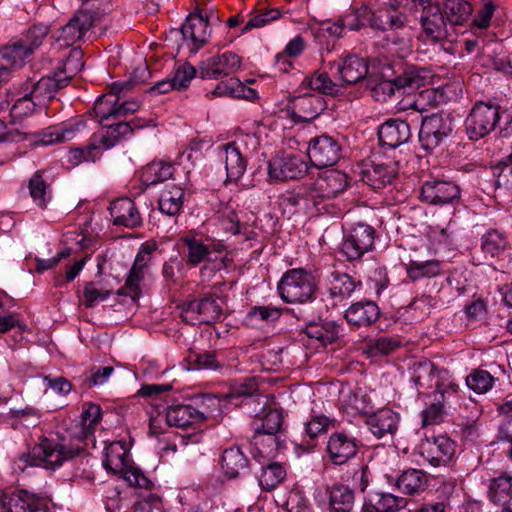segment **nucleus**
Here are the masks:
<instances>
[{
  "label": "nucleus",
  "mask_w": 512,
  "mask_h": 512,
  "mask_svg": "<svg viewBox=\"0 0 512 512\" xmlns=\"http://www.w3.org/2000/svg\"><path fill=\"white\" fill-rule=\"evenodd\" d=\"M290 316L295 317L297 320L304 321L305 325L300 329L307 337L320 341L324 345V336L321 333L322 328L320 323L312 322V313L310 307H293L290 308Z\"/></svg>",
  "instance_id": "45"
},
{
  "label": "nucleus",
  "mask_w": 512,
  "mask_h": 512,
  "mask_svg": "<svg viewBox=\"0 0 512 512\" xmlns=\"http://www.w3.org/2000/svg\"><path fill=\"white\" fill-rule=\"evenodd\" d=\"M370 503L376 512H399L407 507L409 501L405 497L392 493L376 492L371 497Z\"/></svg>",
  "instance_id": "39"
},
{
  "label": "nucleus",
  "mask_w": 512,
  "mask_h": 512,
  "mask_svg": "<svg viewBox=\"0 0 512 512\" xmlns=\"http://www.w3.org/2000/svg\"><path fill=\"white\" fill-rule=\"evenodd\" d=\"M500 120V107L477 102L465 120V128L470 140H479L492 132Z\"/></svg>",
  "instance_id": "5"
},
{
  "label": "nucleus",
  "mask_w": 512,
  "mask_h": 512,
  "mask_svg": "<svg viewBox=\"0 0 512 512\" xmlns=\"http://www.w3.org/2000/svg\"><path fill=\"white\" fill-rule=\"evenodd\" d=\"M209 19L201 13H191L181 26L180 31L172 30L171 35L182 36V44L186 45L188 49L196 53L200 48L205 46L211 36L209 29Z\"/></svg>",
  "instance_id": "8"
},
{
  "label": "nucleus",
  "mask_w": 512,
  "mask_h": 512,
  "mask_svg": "<svg viewBox=\"0 0 512 512\" xmlns=\"http://www.w3.org/2000/svg\"><path fill=\"white\" fill-rule=\"evenodd\" d=\"M47 34L48 27L46 25H34L27 31L23 38L5 46L1 50H12L14 56L9 58V62L15 69L21 68L25 60L41 45Z\"/></svg>",
  "instance_id": "10"
},
{
  "label": "nucleus",
  "mask_w": 512,
  "mask_h": 512,
  "mask_svg": "<svg viewBox=\"0 0 512 512\" xmlns=\"http://www.w3.org/2000/svg\"><path fill=\"white\" fill-rule=\"evenodd\" d=\"M400 341L395 337L381 336L370 340L368 343V353L370 356H386L393 353L400 347Z\"/></svg>",
  "instance_id": "50"
},
{
  "label": "nucleus",
  "mask_w": 512,
  "mask_h": 512,
  "mask_svg": "<svg viewBox=\"0 0 512 512\" xmlns=\"http://www.w3.org/2000/svg\"><path fill=\"white\" fill-rule=\"evenodd\" d=\"M118 101L119 96L114 92H108L95 101L92 112L99 119V124L104 125L111 118L117 119Z\"/></svg>",
  "instance_id": "40"
},
{
  "label": "nucleus",
  "mask_w": 512,
  "mask_h": 512,
  "mask_svg": "<svg viewBox=\"0 0 512 512\" xmlns=\"http://www.w3.org/2000/svg\"><path fill=\"white\" fill-rule=\"evenodd\" d=\"M282 314V309L273 306H254L246 315V321L253 324L254 320L265 322L277 321Z\"/></svg>",
  "instance_id": "57"
},
{
  "label": "nucleus",
  "mask_w": 512,
  "mask_h": 512,
  "mask_svg": "<svg viewBox=\"0 0 512 512\" xmlns=\"http://www.w3.org/2000/svg\"><path fill=\"white\" fill-rule=\"evenodd\" d=\"M494 378L485 370H475L466 377L467 386L478 394L492 388Z\"/></svg>",
  "instance_id": "54"
},
{
  "label": "nucleus",
  "mask_w": 512,
  "mask_h": 512,
  "mask_svg": "<svg viewBox=\"0 0 512 512\" xmlns=\"http://www.w3.org/2000/svg\"><path fill=\"white\" fill-rule=\"evenodd\" d=\"M133 133L131 122L103 125V129L92 135V149L99 145L101 151L114 147L121 139Z\"/></svg>",
  "instance_id": "23"
},
{
  "label": "nucleus",
  "mask_w": 512,
  "mask_h": 512,
  "mask_svg": "<svg viewBox=\"0 0 512 512\" xmlns=\"http://www.w3.org/2000/svg\"><path fill=\"white\" fill-rule=\"evenodd\" d=\"M297 172L290 167V179L302 178L305 174L317 172L316 186L322 194L328 198L337 196L343 192L349 184L348 176L334 168L321 170L315 162H300Z\"/></svg>",
  "instance_id": "2"
},
{
  "label": "nucleus",
  "mask_w": 512,
  "mask_h": 512,
  "mask_svg": "<svg viewBox=\"0 0 512 512\" xmlns=\"http://www.w3.org/2000/svg\"><path fill=\"white\" fill-rule=\"evenodd\" d=\"M497 176V183L506 188H512V162H497L491 167Z\"/></svg>",
  "instance_id": "64"
},
{
  "label": "nucleus",
  "mask_w": 512,
  "mask_h": 512,
  "mask_svg": "<svg viewBox=\"0 0 512 512\" xmlns=\"http://www.w3.org/2000/svg\"><path fill=\"white\" fill-rule=\"evenodd\" d=\"M442 7L447 23L452 26L462 25L472 13V6L465 0H442Z\"/></svg>",
  "instance_id": "38"
},
{
  "label": "nucleus",
  "mask_w": 512,
  "mask_h": 512,
  "mask_svg": "<svg viewBox=\"0 0 512 512\" xmlns=\"http://www.w3.org/2000/svg\"><path fill=\"white\" fill-rule=\"evenodd\" d=\"M243 408L246 412L258 421L261 415L266 411L268 407V400L264 395H256L254 397H246L242 402Z\"/></svg>",
  "instance_id": "61"
},
{
  "label": "nucleus",
  "mask_w": 512,
  "mask_h": 512,
  "mask_svg": "<svg viewBox=\"0 0 512 512\" xmlns=\"http://www.w3.org/2000/svg\"><path fill=\"white\" fill-rule=\"evenodd\" d=\"M72 457V450L55 440L44 438L39 444L34 446L31 453L20 455L19 462L24 465L19 466V469L23 471L27 466L54 468L61 465L64 460Z\"/></svg>",
  "instance_id": "4"
},
{
  "label": "nucleus",
  "mask_w": 512,
  "mask_h": 512,
  "mask_svg": "<svg viewBox=\"0 0 512 512\" xmlns=\"http://www.w3.org/2000/svg\"><path fill=\"white\" fill-rule=\"evenodd\" d=\"M339 152V144L326 135L312 139L307 147L309 160H340Z\"/></svg>",
  "instance_id": "29"
},
{
  "label": "nucleus",
  "mask_w": 512,
  "mask_h": 512,
  "mask_svg": "<svg viewBox=\"0 0 512 512\" xmlns=\"http://www.w3.org/2000/svg\"><path fill=\"white\" fill-rule=\"evenodd\" d=\"M365 26L372 28H384L382 23H378L375 13L366 6H362L355 11V14L347 21V27L350 30L358 31Z\"/></svg>",
  "instance_id": "49"
},
{
  "label": "nucleus",
  "mask_w": 512,
  "mask_h": 512,
  "mask_svg": "<svg viewBox=\"0 0 512 512\" xmlns=\"http://www.w3.org/2000/svg\"><path fill=\"white\" fill-rule=\"evenodd\" d=\"M455 451V442L445 435L426 437L420 444V455L434 467L449 463Z\"/></svg>",
  "instance_id": "12"
},
{
  "label": "nucleus",
  "mask_w": 512,
  "mask_h": 512,
  "mask_svg": "<svg viewBox=\"0 0 512 512\" xmlns=\"http://www.w3.org/2000/svg\"><path fill=\"white\" fill-rule=\"evenodd\" d=\"M366 424L379 439L386 435L392 436L398 429L399 415L389 408L380 409L367 418Z\"/></svg>",
  "instance_id": "27"
},
{
  "label": "nucleus",
  "mask_w": 512,
  "mask_h": 512,
  "mask_svg": "<svg viewBox=\"0 0 512 512\" xmlns=\"http://www.w3.org/2000/svg\"><path fill=\"white\" fill-rule=\"evenodd\" d=\"M317 287L316 277L311 270L290 269V304L308 307L307 304L315 299Z\"/></svg>",
  "instance_id": "9"
},
{
  "label": "nucleus",
  "mask_w": 512,
  "mask_h": 512,
  "mask_svg": "<svg viewBox=\"0 0 512 512\" xmlns=\"http://www.w3.org/2000/svg\"><path fill=\"white\" fill-rule=\"evenodd\" d=\"M184 195V190L176 185L163 190L158 201L159 210L168 216L179 214L183 207Z\"/></svg>",
  "instance_id": "37"
},
{
  "label": "nucleus",
  "mask_w": 512,
  "mask_h": 512,
  "mask_svg": "<svg viewBox=\"0 0 512 512\" xmlns=\"http://www.w3.org/2000/svg\"><path fill=\"white\" fill-rule=\"evenodd\" d=\"M20 85L23 90L29 93L26 96H31L35 103L42 107L53 100L60 89L66 87V79H60L54 73L53 75L43 76L38 80L35 77H28Z\"/></svg>",
  "instance_id": "11"
},
{
  "label": "nucleus",
  "mask_w": 512,
  "mask_h": 512,
  "mask_svg": "<svg viewBox=\"0 0 512 512\" xmlns=\"http://www.w3.org/2000/svg\"><path fill=\"white\" fill-rule=\"evenodd\" d=\"M404 0H395L402 5ZM405 6L421 10L420 23L426 38L440 42L448 37L447 20L442 7V0H405Z\"/></svg>",
  "instance_id": "1"
},
{
  "label": "nucleus",
  "mask_w": 512,
  "mask_h": 512,
  "mask_svg": "<svg viewBox=\"0 0 512 512\" xmlns=\"http://www.w3.org/2000/svg\"><path fill=\"white\" fill-rule=\"evenodd\" d=\"M359 448L357 438L345 432H334L330 435L326 450L334 465H343L355 457Z\"/></svg>",
  "instance_id": "17"
},
{
  "label": "nucleus",
  "mask_w": 512,
  "mask_h": 512,
  "mask_svg": "<svg viewBox=\"0 0 512 512\" xmlns=\"http://www.w3.org/2000/svg\"><path fill=\"white\" fill-rule=\"evenodd\" d=\"M283 416L277 408L267 407L266 411L261 415L259 420L253 422L254 436L256 439L261 434H267L271 436V440L276 443L278 450H285L286 448V437L282 438V432L279 435L275 433L279 432V428L282 424Z\"/></svg>",
  "instance_id": "19"
},
{
  "label": "nucleus",
  "mask_w": 512,
  "mask_h": 512,
  "mask_svg": "<svg viewBox=\"0 0 512 512\" xmlns=\"http://www.w3.org/2000/svg\"><path fill=\"white\" fill-rule=\"evenodd\" d=\"M410 136L409 124L401 119H389L378 130L380 144L389 149H395L406 143Z\"/></svg>",
  "instance_id": "22"
},
{
  "label": "nucleus",
  "mask_w": 512,
  "mask_h": 512,
  "mask_svg": "<svg viewBox=\"0 0 512 512\" xmlns=\"http://www.w3.org/2000/svg\"><path fill=\"white\" fill-rule=\"evenodd\" d=\"M344 316L351 326L367 327L378 320L380 309L375 302L364 300L350 305Z\"/></svg>",
  "instance_id": "24"
},
{
  "label": "nucleus",
  "mask_w": 512,
  "mask_h": 512,
  "mask_svg": "<svg viewBox=\"0 0 512 512\" xmlns=\"http://www.w3.org/2000/svg\"><path fill=\"white\" fill-rule=\"evenodd\" d=\"M375 229L367 224L358 223L344 236L340 253L348 261L360 259L374 247Z\"/></svg>",
  "instance_id": "7"
},
{
  "label": "nucleus",
  "mask_w": 512,
  "mask_h": 512,
  "mask_svg": "<svg viewBox=\"0 0 512 512\" xmlns=\"http://www.w3.org/2000/svg\"><path fill=\"white\" fill-rule=\"evenodd\" d=\"M391 80L392 83L395 84V91L411 93L424 85L426 77L423 76L419 70L415 68H408Z\"/></svg>",
  "instance_id": "44"
},
{
  "label": "nucleus",
  "mask_w": 512,
  "mask_h": 512,
  "mask_svg": "<svg viewBox=\"0 0 512 512\" xmlns=\"http://www.w3.org/2000/svg\"><path fill=\"white\" fill-rule=\"evenodd\" d=\"M166 422L169 426L187 428L192 425L203 423L207 417L204 411L192 405H175L166 411Z\"/></svg>",
  "instance_id": "25"
},
{
  "label": "nucleus",
  "mask_w": 512,
  "mask_h": 512,
  "mask_svg": "<svg viewBox=\"0 0 512 512\" xmlns=\"http://www.w3.org/2000/svg\"><path fill=\"white\" fill-rule=\"evenodd\" d=\"M406 275L412 282L422 278H434L443 272V263L437 259L426 261L410 260L405 264Z\"/></svg>",
  "instance_id": "35"
},
{
  "label": "nucleus",
  "mask_w": 512,
  "mask_h": 512,
  "mask_svg": "<svg viewBox=\"0 0 512 512\" xmlns=\"http://www.w3.org/2000/svg\"><path fill=\"white\" fill-rule=\"evenodd\" d=\"M145 273L131 268L125 285L118 289L117 295H129L135 301L140 296V282L144 279Z\"/></svg>",
  "instance_id": "58"
},
{
  "label": "nucleus",
  "mask_w": 512,
  "mask_h": 512,
  "mask_svg": "<svg viewBox=\"0 0 512 512\" xmlns=\"http://www.w3.org/2000/svg\"><path fill=\"white\" fill-rule=\"evenodd\" d=\"M222 311V306L218 303L217 299L212 296L198 300L199 322L208 324L216 322L221 318Z\"/></svg>",
  "instance_id": "48"
},
{
  "label": "nucleus",
  "mask_w": 512,
  "mask_h": 512,
  "mask_svg": "<svg viewBox=\"0 0 512 512\" xmlns=\"http://www.w3.org/2000/svg\"><path fill=\"white\" fill-rule=\"evenodd\" d=\"M428 478L426 474L418 469L403 471L395 481V486L406 495H418L426 490Z\"/></svg>",
  "instance_id": "30"
},
{
  "label": "nucleus",
  "mask_w": 512,
  "mask_h": 512,
  "mask_svg": "<svg viewBox=\"0 0 512 512\" xmlns=\"http://www.w3.org/2000/svg\"><path fill=\"white\" fill-rule=\"evenodd\" d=\"M82 426L85 437L91 434L94 430V426L101 419V408L99 405L94 403H88L86 408L83 410L82 415Z\"/></svg>",
  "instance_id": "60"
},
{
  "label": "nucleus",
  "mask_w": 512,
  "mask_h": 512,
  "mask_svg": "<svg viewBox=\"0 0 512 512\" xmlns=\"http://www.w3.org/2000/svg\"><path fill=\"white\" fill-rule=\"evenodd\" d=\"M103 466L114 474H123L131 486L149 489L152 485L139 468L129 465L126 448L121 442H113L106 447Z\"/></svg>",
  "instance_id": "3"
},
{
  "label": "nucleus",
  "mask_w": 512,
  "mask_h": 512,
  "mask_svg": "<svg viewBox=\"0 0 512 512\" xmlns=\"http://www.w3.org/2000/svg\"><path fill=\"white\" fill-rule=\"evenodd\" d=\"M29 94L27 91L19 86L18 95L19 97L15 99L12 107L10 108V114L14 119H20L24 116L30 115L35 111L36 107H39L37 103H35L34 99L31 96H26Z\"/></svg>",
  "instance_id": "51"
},
{
  "label": "nucleus",
  "mask_w": 512,
  "mask_h": 512,
  "mask_svg": "<svg viewBox=\"0 0 512 512\" xmlns=\"http://www.w3.org/2000/svg\"><path fill=\"white\" fill-rule=\"evenodd\" d=\"M85 127V121H78L74 125H71L64 130H60L55 127H48L33 135L30 139V143L34 146H47L54 143L71 140L76 136V133L83 131Z\"/></svg>",
  "instance_id": "28"
},
{
  "label": "nucleus",
  "mask_w": 512,
  "mask_h": 512,
  "mask_svg": "<svg viewBox=\"0 0 512 512\" xmlns=\"http://www.w3.org/2000/svg\"><path fill=\"white\" fill-rule=\"evenodd\" d=\"M174 174L172 162H148L143 168L142 180L146 185H156Z\"/></svg>",
  "instance_id": "41"
},
{
  "label": "nucleus",
  "mask_w": 512,
  "mask_h": 512,
  "mask_svg": "<svg viewBox=\"0 0 512 512\" xmlns=\"http://www.w3.org/2000/svg\"><path fill=\"white\" fill-rule=\"evenodd\" d=\"M397 162L391 164L371 162V167L363 171V180L374 189H381L394 179Z\"/></svg>",
  "instance_id": "31"
},
{
  "label": "nucleus",
  "mask_w": 512,
  "mask_h": 512,
  "mask_svg": "<svg viewBox=\"0 0 512 512\" xmlns=\"http://www.w3.org/2000/svg\"><path fill=\"white\" fill-rule=\"evenodd\" d=\"M100 19L97 12L88 10L78 11L74 17L63 26L57 37L60 46H71L80 40L84 34Z\"/></svg>",
  "instance_id": "14"
},
{
  "label": "nucleus",
  "mask_w": 512,
  "mask_h": 512,
  "mask_svg": "<svg viewBox=\"0 0 512 512\" xmlns=\"http://www.w3.org/2000/svg\"><path fill=\"white\" fill-rule=\"evenodd\" d=\"M303 86L300 91H295L294 95H290V102H293L294 107H297L299 101H305L308 96H311L309 90L317 91L324 95L337 96L342 93L344 84L334 82L327 73L314 74L311 77H305L302 80Z\"/></svg>",
  "instance_id": "15"
},
{
  "label": "nucleus",
  "mask_w": 512,
  "mask_h": 512,
  "mask_svg": "<svg viewBox=\"0 0 512 512\" xmlns=\"http://www.w3.org/2000/svg\"><path fill=\"white\" fill-rule=\"evenodd\" d=\"M113 224L127 228H137L142 225V216L136 203L128 198L122 197L111 202L109 207Z\"/></svg>",
  "instance_id": "20"
},
{
  "label": "nucleus",
  "mask_w": 512,
  "mask_h": 512,
  "mask_svg": "<svg viewBox=\"0 0 512 512\" xmlns=\"http://www.w3.org/2000/svg\"><path fill=\"white\" fill-rule=\"evenodd\" d=\"M84 67L83 53L80 49H72L64 60L62 67L55 72L60 79H66V86L70 80Z\"/></svg>",
  "instance_id": "46"
},
{
  "label": "nucleus",
  "mask_w": 512,
  "mask_h": 512,
  "mask_svg": "<svg viewBox=\"0 0 512 512\" xmlns=\"http://www.w3.org/2000/svg\"><path fill=\"white\" fill-rule=\"evenodd\" d=\"M221 466L227 477H238L248 466V459L238 447L225 449L221 458Z\"/></svg>",
  "instance_id": "36"
},
{
  "label": "nucleus",
  "mask_w": 512,
  "mask_h": 512,
  "mask_svg": "<svg viewBox=\"0 0 512 512\" xmlns=\"http://www.w3.org/2000/svg\"><path fill=\"white\" fill-rule=\"evenodd\" d=\"M438 370L434 363L426 358L414 360L409 365L410 379L418 390L431 388Z\"/></svg>",
  "instance_id": "33"
},
{
  "label": "nucleus",
  "mask_w": 512,
  "mask_h": 512,
  "mask_svg": "<svg viewBox=\"0 0 512 512\" xmlns=\"http://www.w3.org/2000/svg\"><path fill=\"white\" fill-rule=\"evenodd\" d=\"M452 131L453 120L449 114L443 112L432 114L422 120L419 141L426 151H431L438 147Z\"/></svg>",
  "instance_id": "6"
},
{
  "label": "nucleus",
  "mask_w": 512,
  "mask_h": 512,
  "mask_svg": "<svg viewBox=\"0 0 512 512\" xmlns=\"http://www.w3.org/2000/svg\"><path fill=\"white\" fill-rule=\"evenodd\" d=\"M198 74V69L190 64L181 65L171 79L176 89H185L190 81Z\"/></svg>",
  "instance_id": "62"
},
{
  "label": "nucleus",
  "mask_w": 512,
  "mask_h": 512,
  "mask_svg": "<svg viewBox=\"0 0 512 512\" xmlns=\"http://www.w3.org/2000/svg\"><path fill=\"white\" fill-rule=\"evenodd\" d=\"M182 241L187 248L186 260L188 264L197 266L208 259L210 248L201 240L195 237H184Z\"/></svg>",
  "instance_id": "47"
},
{
  "label": "nucleus",
  "mask_w": 512,
  "mask_h": 512,
  "mask_svg": "<svg viewBox=\"0 0 512 512\" xmlns=\"http://www.w3.org/2000/svg\"><path fill=\"white\" fill-rule=\"evenodd\" d=\"M421 198L432 205H444L452 203L460 198L459 187L448 181H426L421 188Z\"/></svg>",
  "instance_id": "18"
},
{
  "label": "nucleus",
  "mask_w": 512,
  "mask_h": 512,
  "mask_svg": "<svg viewBox=\"0 0 512 512\" xmlns=\"http://www.w3.org/2000/svg\"><path fill=\"white\" fill-rule=\"evenodd\" d=\"M335 419H331L325 415H316L306 423L305 431L311 441L305 444L295 443V454L299 457L303 453H311L315 447L313 440L321 433L325 432L329 426H335Z\"/></svg>",
  "instance_id": "32"
},
{
  "label": "nucleus",
  "mask_w": 512,
  "mask_h": 512,
  "mask_svg": "<svg viewBox=\"0 0 512 512\" xmlns=\"http://www.w3.org/2000/svg\"><path fill=\"white\" fill-rule=\"evenodd\" d=\"M507 245L506 237L497 230H489L482 237L481 247L492 257L501 253Z\"/></svg>",
  "instance_id": "52"
},
{
  "label": "nucleus",
  "mask_w": 512,
  "mask_h": 512,
  "mask_svg": "<svg viewBox=\"0 0 512 512\" xmlns=\"http://www.w3.org/2000/svg\"><path fill=\"white\" fill-rule=\"evenodd\" d=\"M394 85L391 79H384L378 82L366 80L365 86L370 89L371 96L378 102H385L395 93Z\"/></svg>",
  "instance_id": "56"
},
{
  "label": "nucleus",
  "mask_w": 512,
  "mask_h": 512,
  "mask_svg": "<svg viewBox=\"0 0 512 512\" xmlns=\"http://www.w3.org/2000/svg\"><path fill=\"white\" fill-rule=\"evenodd\" d=\"M437 380L435 389L437 394L443 402L446 401V395H453L458 392L459 386L454 382L450 372L447 369L441 368L437 371Z\"/></svg>",
  "instance_id": "55"
},
{
  "label": "nucleus",
  "mask_w": 512,
  "mask_h": 512,
  "mask_svg": "<svg viewBox=\"0 0 512 512\" xmlns=\"http://www.w3.org/2000/svg\"><path fill=\"white\" fill-rule=\"evenodd\" d=\"M335 68L345 85H352L366 81L368 62L357 55L346 56L341 63H330V69Z\"/></svg>",
  "instance_id": "21"
},
{
  "label": "nucleus",
  "mask_w": 512,
  "mask_h": 512,
  "mask_svg": "<svg viewBox=\"0 0 512 512\" xmlns=\"http://www.w3.org/2000/svg\"><path fill=\"white\" fill-rule=\"evenodd\" d=\"M358 286H361V281H356L349 274L338 271L332 272L328 294L323 298L327 310L337 307L349 298Z\"/></svg>",
  "instance_id": "16"
},
{
  "label": "nucleus",
  "mask_w": 512,
  "mask_h": 512,
  "mask_svg": "<svg viewBox=\"0 0 512 512\" xmlns=\"http://www.w3.org/2000/svg\"><path fill=\"white\" fill-rule=\"evenodd\" d=\"M488 495L493 503L512 500V475L505 472L493 478L489 485Z\"/></svg>",
  "instance_id": "43"
},
{
  "label": "nucleus",
  "mask_w": 512,
  "mask_h": 512,
  "mask_svg": "<svg viewBox=\"0 0 512 512\" xmlns=\"http://www.w3.org/2000/svg\"><path fill=\"white\" fill-rule=\"evenodd\" d=\"M45 170L36 171L29 180L28 188L33 201L40 208H45L50 200L49 184L44 179Z\"/></svg>",
  "instance_id": "42"
},
{
  "label": "nucleus",
  "mask_w": 512,
  "mask_h": 512,
  "mask_svg": "<svg viewBox=\"0 0 512 512\" xmlns=\"http://www.w3.org/2000/svg\"><path fill=\"white\" fill-rule=\"evenodd\" d=\"M35 496L26 490L0 491V509L6 512H24L35 501Z\"/></svg>",
  "instance_id": "34"
},
{
  "label": "nucleus",
  "mask_w": 512,
  "mask_h": 512,
  "mask_svg": "<svg viewBox=\"0 0 512 512\" xmlns=\"http://www.w3.org/2000/svg\"><path fill=\"white\" fill-rule=\"evenodd\" d=\"M286 477L285 468L279 463L268 465L260 477V484L267 490L274 489Z\"/></svg>",
  "instance_id": "53"
},
{
  "label": "nucleus",
  "mask_w": 512,
  "mask_h": 512,
  "mask_svg": "<svg viewBox=\"0 0 512 512\" xmlns=\"http://www.w3.org/2000/svg\"><path fill=\"white\" fill-rule=\"evenodd\" d=\"M326 495L328 497L327 512H355V492L348 485L334 483L326 488Z\"/></svg>",
  "instance_id": "26"
},
{
  "label": "nucleus",
  "mask_w": 512,
  "mask_h": 512,
  "mask_svg": "<svg viewBox=\"0 0 512 512\" xmlns=\"http://www.w3.org/2000/svg\"><path fill=\"white\" fill-rule=\"evenodd\" d=\"M445 495L437 500H427L416 512H446L449 507L448 492L452 490V485L443 484Z\"/></svg>",
  "instance_id": "63"
},
{
  "label": "nucleus",
  "mask_w": 512,
  "mask_h": 512,
  "mask_svg": "<svg viewBox=\"0 0 512 512\" xmlns=\"http://www.w3.org/2000/svg\"><path fill=\"white\" fill-rule=\"evenodd\" d=\"M281 16V13L278 9H270L266 11H261L254 16H252L244 27L241 29V34H244L254 28H261L268 23L278 19Z\"/></svg>",
  "instance_id": "59"
},
{
  "label": "nucleus",
  "mask_w": 512,
  "mask_h": 512,
  "mask_svg": "<svg viewBox=\"0 0 512 512\" xmlns=\"http://www.w3.org/2000/svg\"><path fill=\"white\" fill-rule=\"evenodd\" d=\"M241 68V58L234 52L227 51L221 55L212 56L201 62L198 76L201 79H219L230 76Z\"/></svg>",
  "instance_id": "13"
}]
</instances>
